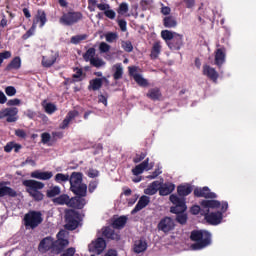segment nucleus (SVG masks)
Returning <instances> with one entry per match:
<instances>
[{"mask_svg":"<svg viewBox=\"0 0 256 256\" xmlns=\"http://www.w3.org/2000/svg\"><path fill=\"white\" fill-rule=\"evenodd\" d=\"M4 59H11V51L0 52V67L3 65Z\"/></svg>","mask_w":256,"mask_h":256,"instance_id":"nucleus-57","label":"nucleus"},{"mask_svg":"<svg viewBox=\"0 0 256 256\" xmlns=\"http://www.w3.org/2000/svg\"><path fill=\"white\" fill-rule=\"evenodd\" d=\"M73 71L76 73L72 75V79H68L69 84L79 83L83 81V69L75 67L73 68Z\"/></svg>","mask_w":256,"mask_h":256,"instance_id":"nucleus-34","label":"nucleus"},{"mask_svg":"<svg viewBox=\"0 0 256 256\" xmlns=\"http://www.w3.org/2000/svg\"><path fill=\"white\" fill-rule=\"evenodd\" d=\"M205 209L203 208V206H199V205H194L191 207L190 212L192 213V215H201V213H203Z\"/></svg>","mask_w":256,"mask_h":256,"instance_id":"nucleus-52","label":"nucleus"},{"mask_svg":"<svg viewBox=\"0 0 256 256\" xmlns=\"http://www.w3.org/2000/svg\"><path fill=\"white\" fill-rule=\"evenodd\" d=\"M102 235L106 239H112V241H119L121 239V236L115 233V230L111 229V227L103 228Z\"/></svg>","mask_w":256,"mask_h":256,"instance_id":"nucleus-26","label":"nucleus"},{"mask_svg":"<svg viewBox=\"0 0 256 256\" xmlns=\"http://www.w3.org/2000/svg\"><path fill=\"white\" fill-rule=\"evenodd\" d=\"M226 57H227V54H226L225 47L218 48L215 52V59H214L215 65H217V67H222L223 63H225Z\"/></svg>","mask_w":256,"mask_h":256,"instance_id":"nucleus-21","label":"nucleus"},{"mask_svg":"<svg viewBox=\"0 0 256 256\" xmlns=\"http://www.w3.org/2000/svg\"><path fill=\"white\" fill-rule=\"evenodd\" d=\"M67 245H69V240L67 239H58L56 241H54V253H56V255H59V253H61L65 247H67Z\"/></svg>","mask_w":256,"mask_h":256,"instance_id":"nucleus-30","label":"nucleus"},{"mask_svg":"<svg viewBox=\"0 0 256 256\" xmlns=\"http://www.w3.org/2000/svg\"><path fill=\"white\" fill-rule=\"evenodd\" d=\"M194 196L195 197H203L204 199H217V194L214 192H211V189L209 187L205 186L202 188H195L194 189Z\"/></svg>","mask_w":256,"mask_h":256,"instance_id":"nucleus-13","label":"nucleus"},{"mask_svg":"<svg viewBox=\"0 0 256 256\" xmlns=\"http://www.w3.org/2000/svg\"><path fill=\"white\" fill-rule=\"evenodd\" d=\"M146 97H148V99H151V101H160L163 97V94L161 93V89L155 87L148 90Z\"/></svg>","mask_w":256,"mask_h":256,"instance_id":"nucleus-28","label":"nucleus"},{"mask_svg":"<svg viewBox=\"0 0 256 256\" xmlns=\"http://www.w3.org/2000/svg\"><path fill=\"white\" fill-rule=\"evenodd\" d=\"M15 135L16 137H19V139H27V132L23 129H16Z\"/></svg>","mask_w":256,"mask_h":256,"instance_id":"nucleus-60","label":"nucleus"},{"mask_svg":"<svg viewBox=\"0 0 256 256\" xmlns=\"http://www.w3.org/2000/svg\"><path fill=\"white\" fill-rule=\"evenodd\" d=\"M203 210L201 215L209 225H219L223 221V213L229 209L227 201L219 202L218 200H202L200 203Z\"/></svg>","mask_w":256,"mask_h":256,"instance_id":"nucleus-1","label":"nucleus"},{"mask_svg":"<svg viewBox=\"0 0 256 256\" xmlns=\"http://www.w3.org/2000/svg\"><path fill=\"white\" fill-rule=\"evenodd\" d=\"M85 39H87V34L72 36L71 43L74 45H79V42L85 41Z\"/></svg>","mask_w":256,"mask_h":256,"instance_id":"nucleus-50","label":"nucleus"},{"mask_svg":"<svg viewBox=\"0 0 256 256\" xmlns=\"http://www.w3.org/2000/svg\"><path fill=\"white\" fill-rule=\"evenodd\" d=\"M84 197L86 196L76 195L70 198L69 207L71 209H83L87 205V200Z\"/></svg>","mask_w":256,"mask_h":256,"instance_id":"nucleus-15","label":"nucleus"},{"mask_svg":"<svg viewBox=\"0 0 256 256\" xmlns=\"http://www.w3.org/2000/svg\"><path fill=\"white\" fill-rule=\"evenodd\" d=\"M167 45L171 51H179L183 47V35L176 33L173 39L167 42Z\"/></svg>","mask_w":256,"mask_h":256,"instance_id":"nucleus-16","label":"nucleus"},{"mask_svg":"<svg viewBox=\"0 0 256 256\" xmlns=\"http://www.w3.org/2000/svg\"><path fill=\"white\" fill-rule=\"evenodd\" d=\"M122 49H124L126 53H131V51H133V44L131 43V41H123Z\"/></svg>","mask_w":256,"mask_h":256,"instance_id":"nucleus-53","label":"nucleus"},{"mask_svg":"<svg viewBox=\"0 0 256 256\" xmlns=\"http://www.w3.org/2000/svg\"><path fill=\"white\" fill-rule=\"evenodd\" d=\"M51 249L55 253V241H53L51 237H46L40 241L38 246L40 253H47V251H51Z\"/></svg>","mask_w":256,"mask_h":256,"instance_id":"nucleus-14","label":"nucleus"},{"mask_svg":"<svg viewBox=\"0 0 256 256\" xmlns=\"http://www.w3.org/2000/svg\"><path fill=\"white\" fill-rule=\"evenodd\" d=\"M24 187H27V191H39L45 187L43 182H39L37 180H24L23 181Z\"/></svg>","mask_w":256,"mask_h":256,"instance_id":"nucleus-19","label":"nucleus"},{"mask_svg":"<svg viewBox=\"0 0 256 256\" xmlns=\"http://www.w3.org/2000/svg\"><path fill=\"white\" fill-rule=\"evenodd\" d=\"M113 79L114 81H119L123 79V64L117 63L112 66Z\"/></svg>","mask_w":256,"mask_h":256,"instance_id":"nucleus-31","label":"nucleus"},{"mask_svg":"<svg viewBox=\"0 0 256 256\" xmlns=\"http://www.w3.org/2000/svg\"><path fill=\"white\" fill-rule=\"evenodd\" d=\"M56 62H57L56 54H51L50 56L42 57V66L46 67V69H49V67H53V65H55Z\"/></svg>","mask_w":256,"mask_h":256,"instance_id":"nucleus-33","label":"nucleus"},{"mask_svg":"<svg viewBox=\"0 0 256 256\" xmlns=\"http://www.w3.org/2000/svg\"><path fill=\"white\" fill-rule=\"evenodd\" d=\"M58 195H61V187H59V186H51L46 191V197H48V199H53V198L57 197Z\"/></svg>","mask_w":256,"mask_h":256,"instance_id":"nucleus-40","label":"nucleus"},{"mask_svg":"<svg viewBox=\"0 0 256 256\" xmlns=\"http://www.w3.org/2000/svg\"><path fill=\"white\" fill-rule=\"evenodd\" d=\"M161 173H163V171H161V168H157L154 172H152V174L147 176V179H157V176L161 175Z\"/></svg>","mask_w":256,"mask_h":256,"instance_id":"nucleus-62","label":"nucleus"},{"mask_svg":"<svg viewBox=\"0 0 256 256\" xmlns=\"http://www.w3.org/2000/svg\"><path fill=\"white\" fill-rule=\"evenodd\" d=\"M107 99H109V96L100 94L98 95V103H102L103 105H105V107H107Z\"/></svg>","mask_w":256,"mask_h":256,"instance_id":"nucleus-64","label":"nucleus"},{"mask_svg":"<svg viewBox=\"0 0 256 256\" xmlns=\"http://www.w3.org/2000/svg\"><path fill=\"white\" fill-rule=\"evenodd\" d=\"M129 11V5H127V3L123 2L120 4L119 9H118V13L120 15H123L124 13H127Z\"/></svg>","mask_w":256,"mask_h":256,"instance_id":"nucleus-59","label":"nucleus"},{"mask_svg":"<svg viewBox=\"0 0 256 256\" xmlns=\"http://www.w3.org/2000/svg\"><path fill=\"white\" fill-rule=\"evenodd\" d=\"M128 73L130 77H133L134 81L139 85V87H147L149 82L143 76L137 73V68L135 66L128 67Z\"/></svg>","mask_w":256,"mask_h":256,"instance_id":"nucleus-12","label":"nucleus"},{"mask_svg":"<svg viewBox=\"0 0 256 256\" xmlns=\"http://www.w3.org/2000/svg\"><path fill=\"white\" fill-rule=\"evenodd\" d=\"M42 107L44 108L45 113L48 115H53V113L57 111V106L51 102H47V100L42 102Z\"/></svg>","mask_w":256,"mask_h":256,"instance_id":"nucleus-41","label":"nucleus"},{"mask_svg":"<svg viewBox=\"0 0 256 256\" xmlns=\"http://www.w3.org/2000/svg\"><path fill=\"white\" fill-rule=\"evenodd\" d=\"M30 197L34 199V201H43L45 195L41 193L39 190H34V191H28Z\"/></svg>","mask_w":256,"mask_h":256,"instance_id":"nucleus-47","label":"nucleus"},{"mask_svg":"<svg viewBox=\"0 0 256 256\" xmlns=\"http://www.w3.org/2000/svg\"><path fill=\"white\" fill-rule=\"evenodd\" d=\"M99 0H88V10L93 13L95 11V7L99 9V11H104L105 17L108 19H115L117 17V13L111 9V6L107 3H99Z\"/></svg>","mask_w":256,"mask_h":256,"instance_id":"nucleus-7","label":"nucleus"},{"mask_svg":"<svg viewBox=\"0 0 256 256\" xmlns=\"http://www.w3.org/2000/svg\"><path fill=\"white\" fill-rule=\"evenodd\" d=\"M100 53H109L111 46L105 42H101L99 45Z\"/></svg>","mask_w":256,"mask_h":256,"instance_id":"nucleus-56","label":"nucleus"},{"mask_svg":"<svg viewBox=\"0 0 256 256\" xmlns=\"http://www.w3.org/2000/svg\"><path fill=\"white\" fill-rule=\"evenodd\" d=\"M51 141V134L49 132H44L41 134V142L43 145H47Z\"/></svg>","mask_w":256,"mask_h":256,"instance_id":"nucleus-55","label":"nucleus"},{"mask_svg":"<svg viewBox=\"0 0 256 256\" xmlns=\"http://www.w3.org/2000/svg\"><path fill=\"white\" fill-rule=\"evenodd\" d=\"M202 73L203 75L208 77V79H210L214 83H217V80L219 79V73L217 72V70H215V68L205 64L203 66Z\"/></svg>","mask_w":256,"mask_h":256,"instance_id":"nucleus-17","label":"nucleus"},{"mask_svg":"<svg viewBox=\"0 0 256 256\" xmlns=\"http://www.w3.org/2000/svg\"><path fill=\"white\" fill-rule=\"evenodd\" d=\"M133 249L134 253H144V251H147V242L145 240H136Z\"/></svg>","mask_w":256,"mask_h":256,"instance_id":"nucleus-38","label":"nucleus"},{"mask_svg":"<svg viewBox=\"0 0 256 256\" xmlns=\"http://www.w3.org/2000/svg\"><path fill=\"white\" fill-rule=\"evenodd\" d=\"M158 191H159V195H161V197L171 195L173 193V191H175V184H173L171 182H166L163 184L160 182Z\"/></svg>","mask_w":256,"mask_h":256,"instance_id":"nucleus-18","label":"nucleus"},{"mask_svg":"<svg viewBox=\"0 0 256 256\" xmlns=\"http://www.w3.org/2000/svg\"><path fill=\"white\" fill-rule=\"evenodd\" d=\"M5 93H6V95H8V97H13L16 95L17 89H15V87H13V86H7L5 88Z\"/></svg>","mask_w":256,"mask_h":256,"instance_id":"nucleus-58","label":"nucleus"},{"mask_svg":"<svg viewBox=\"0 0 256 256\" xmlns=\"http://www.w3.org/2000/svg\"><path fill=\"white\" fill-rule=\"evenodd\" d=\"M159 53H161V45L159 43H155L151 50V59H157V57H159Z\"/></svg>","mask_w":256,"mask_h":256,"instance_id":"nucleus-46","label":"nucleus"},{"mask_svg":"<svg viewBox=\"0 0 256 256\" xmlns=\"http://www.w3.org/2000/svg\"><path fill=\"white\" fill-rule=\"evenodd\" d=\"M83 20V13L79 11L69 10L68 12H63L62 16L59 18V23L65 25V27H72V25H77L79 21Z\"/></svg>","mask_w":256,"mask_h":256,"instance_id":"nucleus-6","label":"nucleus"},{"mask_svg":"<svg viewBox=\"0 0 256 256\" xmlns=\"http://www.w3.org/2000/svg\"><path fill=\"white\" fill-rule=\"evenodd\" d=\"M170 201L173 203L174 206L170 208V212L176 215V221L180 225L187 224V205L185 204V198H180L177 194L170 195Z\"/></svg>","mask_w":256,"mask_h":256,"instance_id":"nucleus-2","label":"nucleus"},{"mask_svg":"<svg viewBox=\"0 0 256 256\" xmlns=\"http://www.w3.org/2000/svg\"><path fill=\"white\" fill-rule=\"evenodd\" d=\"M31 177L33 179H40L41 181H49V179L53 177V172H41L39 170H36L31 173Z\"/></svg>","mask_w":256,"mask_h":256,"instance_id":"nucleus-27","label":"nucleus"},{"mask_svg":"<svg viewBox=\"0 0 256 256\" xmlns=\"http://www.w3.org/2000/svg\"><path fill=\"white\" fill-rule=\"evenodd\" d=\"M149 203H151V198H149V196H145V195L141 196L136 206L131 211V215H135V213H139V211H141L142 209H145V207H147Z\"/></svg>","mask_w":256,"mask_h":256,"instance_id":"nucleus-20","label":"nucleus"},{"mask_svg":"<svg viewBox=\"0 0 256 256\" xmlns=\"http://www.w3.org/2000/svg\"><path fill=\"white\" fill-rule=\"evenodd\" d=\"M35 23L36 22H33L31 28L25 34H23L22 39L24 41H27V39H29V37H33V35H35V29H37L35 27Z\"/></svg>","mask_w":256,"mask_h":256,"instance_id":"nucleus-49","label":"nucleus"},{"mask_svg":"<svg viewBox=\"0 0 256 256\" xmlns=\"http://www.w3.org/2000/svg\"><path fill=\"white\" fill-rule=\"evenodd\" d=\"M127 225V216H120L113 220V229H123Z\"/></svg>","mask_w":256,"mask_h":256,"instance_id":"nucleus-36","label":"nucleus"},{"mask_svg":"<svg viewBox=\"0 0 256 256\" xmlns=\"http://www.w3.org/2000/svg\"><path fill=\"white\" fill-rule=\"evenodd\" d=\"M87 176L90 179H95V177H99V172L96 169L90 168L87 172Z\"/></svg>","mask_w":256,"mask_h":256,"instance_id":"nucleus-61","label":"nucleus"},{"mask_svg":"<svg viewBox=\"0 0 256 256\" xmlns=\"http://www.w3.org/2000/svg\"><path fill=\"white\" fill-rule=\"evenodd\" d=\"M17 113H19V109L15 107L2 109L0 111V119L7 117V123H15L17 121Z\"/></svg>","mask_w":256,"mask_h":256,"instance_id":"nucleus-9","label":"nucleus"},{"mask_svg":"<svg viewBox=\"0 0 256 256\" xmlns=\"http://www.w3.org/2000/svg\"><path fill=\"white\" fill-rule=\"evenodd\" d=\"M177 33L175 32H171L169 30H162L161 31V37L162 39H164V41H166L167 43L171 42V40L173 39L174 35H176Z\"/></svg>","mask_w":256,"mask_h":256,"instance_id":"nucleus-44","label":"nucleus"},{"mask_svg":"<svg viewBox=\"0 0 256 256\" xmlns=\"http://www.w3.org/2000/svg\"><path fill=\"white\" fill-rule=\"evenodd\" d=\"M15 71L21 69V57L16 56L12 59V61L6 66L5 71Z\"/></svg>","mask_w":256,"mask_h":256,"instance_id":"nucleus-35","label":"nucleus"},{"mask_svg":"<svg viewBox=\"0 0 256 256\" xmlns=\"http://www.w3.org/2000/svg\"><path fill=\"white\" fill-rule=\"evenodd\" d=\"M158 231H162L163 233H169L175 229V220L171 217H164L158 223Z\"/></svg>","mask_w":256,"mask_h":256,"instance_id":"nucleus-10","label":"nucleus"},{"mask_svg":"<svg viewBox=\"0 0 256 256\" xmlns=\"http://www.w3.org/2000/svg\"><path fill=\"white\" fill-rule=\"evenodd\" d=\"M191 241H195L191 245L192 251H201L205 247L211 245V232L206 230H193L190 234Z\"/></svg>","mask_w":256,"mask_h":256,"instance_id":"nucleus-3","label":"nucleus"},{"mask_svg":"<svg viewBox=\"0 0 256 256\" xmlns=\"http://www.w3.org/2000/svg\"><path fill=\"white\" fill-rule=\"evenodd\" d=\"M177 193L181 199H185L184 197H187V195H191V193H193V187L189 184L179 185L177 187Z\"/></svg>","mask_w":256,"mask_h":256,"instance_id":"nucleus-29","label":"nucleus"},{"mask_svg":"<svg viewBox=\"0 0 256 256\" xmlns=\"http://www.w3.org/2000/svg\"><path fill=\"white\" fill-rule=\"evenodd\" d=\"M96 50L94 47L89 48L84 54L83 59L86 63H90L92 59L95 58Z\"/></svg>","mask_w":256,"mask_h":256,"instance_id":"nucleus-43","label":"nucleus"},{"mask_svg":"<svg viewBox=\"0 0 256 256\" xmlns=\"http://www.w3.org/2000/svg\"><path fill=\"white\" fill-rule=\"evenodd\" d=\"M23 223L25 229H37L43 223V214L41 211L30 210L24 215Z\"/></svg>","mask_w":256,"mask_h":256,"instance_id":"nucleus-5","label":"nucleus"},{"mask_svg":"<svg viewBox=\"0 0 256 256\" xmlns=\"http://www.w3.org/2000/svg\"><path fill=\"white\" fill-rule=\"evenodd\" d=\"M56 183H67L69 181V174L58 173L55 175Z\"/></svg>","mask_w":256,"mask_h":256,"instance_id":"nucleus-48","label":"nucleus"},{"mask_svg":"<svg viewBox=\"0 0 256 256\" xmlns=\"http://www.w3.org/2000/svg\"><path fill=\"white\" fill-rule=\"evenodd\" d=\"M145 157H147V152H141L140 154H136L133 158V163H141V161H143Z\"/></svg>","mask_w":256,"mask_h":256,"instance_id":"nucleus-54","label":"nucleus"},{"mask_svg":"<svg viewBox=\"0 0 256 256\" xmlns=\"http://www.w3.org/2000/svg\"><path fill=\"white\" fill-rule=\"evenodd\" d=\"M17 191L15 189L5 186L0 183V197H12L15 198L17 197Z\"/></svg>","mask_w":256,"mask_h":256,"instance_id":"nucleus-25","label":"nucleus"},{"mask_svg":"<svg viewBox=\"0 0 256 256\" xmlns=\"http://www.w3.org/2000/svg\"><path fill=\"white\" fill-rule=\"evenodd\" d=\"M90 65L92 67H96V69H99L100 67H105V61L99 57L94 56V59L90 60Z\"/></svg>","mask_w":256,"mask_h":256,"instance_id":"nucleus-45","label":"nucleus"},{"mask_svg":"<svg viewBox=\"0 0 256 256\" xmlns=\"http://www.w3.org/2000/svg\"><path fill=\"white\" fill-rule=\"evenodd\" d=\"M95 250L98 251V253H101L107 247V243L105 242V239L99 237L96 239L95 242L92 243Z\"/></svg>","mask_w":256,"mask_h":256,"instance_id":"nucleus-42","label":"nucleus"},{"mask_svg":"<svg viewBox=\"0 0 256 256\" xmlns=\"http://www.w3.org/2000/svg\"><path fill=\"white\" fill-rule=\"evenodd\" d=\"M103 81H107V78H94L89 81L88 90L89 91H99L103 87Z\"/></svg>","mask_w":256,"mask_h":256,"instance_id":"nucleus-23","label":"nucleus"},{"mask_svg":"<svg viewBox=\"0 0 256 256\" xmlns=\"http://www.w3.org/2000/svg\"><path fill=\"white\" fill-rule=\"evenodd\" d=\"M65 229L67 231H75L79 227L81 221V214L77 210L68 209L65 211Z\"/></svg>","mask_w":256,"mask_h":256,"instance_id":"nucleus-8","label":"nucleus"},{"mask_svg":"<svg viewBox=\"0 0 256 256\" xmlns=\"http://www.w3.org/2000/svg\"><path fill=\"white\" fill-rule=\"evenodd\" d=\"M153 167H155V162H149V158H146L142 163L136 165L132 169V173L137 177L138 175H141L143 171H151Z\"/></svg>","mask_w":256,"mask_h":256,"instance_id":"nucleus-11","label":"nucleus"},{"mask_svg":"<svg viewBox=\"0 0 256 256\" xmlns=\"http://www.w3.org/2000/svg\"><path fill=\"white\" fill-rule=\"evenodd\" d=\"M33 23H35L36 28H37V23H40L39 25L40 28L45 27V23H47V13H45L44 10L39 9L35 16V20H33Z\"/></svg>","mask_w":256,"mask_h":256,"instance_id":"nucleus-24","label":"nucleus"},{"mask_svg":"<svg viewBox=\"0 0 256 256\" xmlns=\"http://www.w3.org/2000/svg\"><path fill=\"white\" fill-rule=\"evenodd\" d=\"M99 186V180H92L88 184V192L95 193V189Z\"/></svg>","mask_w":256,"mask_h":256,"instance_id":"nucleus-51","label":"nucleus"},{"mask_svg":"<svg viewBox=\"0 0 256 256\" xmlns=\"http://www.w3.org/2000/svg\"><path fill=\"white\" fill-rule=\"evenodd\" d=\"M163 25L167 29H173V28L177 27V19H175V17H173V16H166L163 19Z\"/></svg>","mask_w":256,"mask_h":256,"instance_id":"nucleus-39","label":"nucleus"},{"mask_svg":"<svg viewBox=\"0 0 256 256\" xmlns=\"http://www.w3.org/2000/svg\"><path fill=\"white\" fill-rule=\"evenodd\" d=\"M76 117H79V111L77 110L69 111L65 119L60 124V129H67L71 121H73V119H75Z\"/></svg>","mask_w":256,"mask_h":256,"instance_id":"nucleus-22","label":"nucleus"},{"mask_svg":"<svg viewBox=\"0 0 256 256\" xmlns=\"http://www.w3.org/2000/svg\"><path fill=\"white\" fill-rule=\"evenodd\" d=\"M161 185V182L154 181L152 182L145 190V195H155L157 191H159V186Z\"/></svg>","mask_w":256,"mask_h":256,"instance_id":"nucleus-37","label":"nucleus"},{"mask_svg":"<svg viewBox=\"0 0 256 256\" xmlns=\"http://www.w3.org/2000/svg\"><path fill=\"white\" fill-rule=\"evenodd\" d=\"M68 181L70 183V191L74 195L87 197V184L83 183V173L72 172Z\"/></svg>","mask_w":256,"mask_h":256,"instance_id":"nucleus-4","label":"nucleus"},{"mask_svg":"<svg viewBox=\"0 0 256 256\" xmlns=\"http://www.w3.org/2000/svg\"><path fill=\"white\" fill-rule=\"evenodd\" d=\"M115 39H117L116 33L110 32V33L106 34V41L108 43H113L115 41Z\"/></svg>","mask_w":256,"mask_h":256,"instance_id":"nucleus-63","label":"nucleus"},{"mask_svg":"<svg viewBox=\"0 0 256 256\" xmlns=\"http://www.w3.org/2000/svg\"><path fill=\"white\" fill-rule=\"evenodd\" d=\"M70 201L71 198L67 194H61L60 196L52 199L54 205H66L67 207H69Z\"/></svg>","mask_w":256,"mask_h":256,"instance_id":"nucleus-32","label":"nucleus"}]
</instances>
